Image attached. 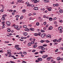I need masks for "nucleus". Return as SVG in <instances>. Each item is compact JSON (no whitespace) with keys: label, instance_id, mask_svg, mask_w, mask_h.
Returning a JSON list of instances; mask_svg holds the SVG:
<instances>
[{"label":"nucleus","instance_id":"nucleus-1","mask_svg":"<svg viewBox=\"0 0 63 63\" xmlns=\"http://www.w3.org/2000/svg\"><path fill=\"white\" fill-rule=\"evenodd\" d=\"M7 54H5V55L6 56V57L8 56V55H8L9 57H11V53L10 52H7Z\"/></svg>","mask_w":63,"mask_h":63},{"label":"nucleus","instance_id":"nucleus-2","mask_svg":"<svg viewBox=\"0 0 63 63\" xmlns=\"http://www.w3.org/2000/svg\"><path fill=\"white\" fill-rule=\"evenodd\" d=\"M46 36V34H41V37L42 38H44Z\"/></svg>","mask_w":63,"mask_h":63},{"label":"nucleus","instance_id":"nucleus-3","mask_svg":"<svg viewBox=\"0 0 63 63\" xmlns=\"http://www.w3.org/2000/svg\"><path fill=\"white\" fill-rule=\"evenodd\" d=\"M48 56V55H44L42 57L43 58H47V57Z\"/></svg>","mask_w":63,"mask_h":63},{"label":"nucleus","instance_id":"nucleus-4","mask_svg":"<svg viewBox=\"0 0 63 63\" xmlns=\"http://www.w3.org/2000/svg\"><path fill=\"white\" fill-rule=\"evenodd\" d=\"M13 27L14 26V28H16V29L17 28H18V26H17V25L15 26V24L13 25Z\"/></svg>","mask_w":63,"mask_h":63},{"label":"nucleus","instance_id":"nucleus-5","mask_svg":"<svg viewBox=\"0 0 63 63\" xmlns=\"http://www.w3.org/2000/svg\"><path fill=\"white\" fill-rule=\"evenodd\" d=\"M62 29V28L61 27H60L58 28V29L59 30H61Z\"/></svg>","mask_w":63,"mask_h":63},{"label":"nucleus","instance_id":"nucleus-6","mask_svg":"<svg viewBox=\"0 0 63 63\" xmlns=\"http://www.w3.org/2000/svg\"><path fill=\"white\" fill-rule=\"evenodd\" d=\"M39 2V0H36L34 1L35 3H37V2Z\"/></svg>","mask_w":63,"mask_h":63},{"label":"nucleus","instance_id":"nucleus-7","mask_svg":"<svg viewBox=\"0 0 63 63\" xmlns=\"http://www.w3.org/2000/svg\"><path fill=\"white\" fill-rule=\"evenodd\" d=\"M27 33L26 32H25L23 33V35H24V36H27Z\"/></svg>","mask_w":63,"mask_h":63},{"label":"nucleus","instance_id":"nucleus-8","mask_svg":"<svg viewBox=\"0 0 63 63\" xmlns=\"http://www.w3.org/2000/svg\"><path fill=\"white\" fill-rule=\"evenodd\" d=\"M33 9L34 10H37L38 9V7H35Z\"/></svg>","mask_w":63,"mask_h":63},{"label":"nucleus","instance_id":"nucleus-9","mask_svg":"<svg viewBox=\"0 0 63 63\" xmlns=\"http://www.w3.org/2000/svg\"><path fill=\"white\" fill-rule=\"evenodd\" d=\"M38 61H42V58H38Z\"/></svg>","mask_w":63,"mask_h":63},{"label":"nucleus","instance_id":"nucleus-10","mask_svg":"<svg viewBox=\"0 0 63 63\" xmlns=\"http://www.w3.org/2000/svg\"><path fill=\"white\" fill-rule=\"evenodd\" d=\"M30 29L31 31H34L35 30V29H34L32 28H31Z\"/></svg>","mask_w":63,"mask_h":63},{"label":"nucleus","instance_id":"nucleus-11","mask_svg":"<svg viewBox=\"0 0 63 63\" xmlns=\"http://www.w3.org/2000/svg\"><path fill=\"white\" fill-rule=\"evenodd\" d=\"M44 2L45 3H47V2L48 3V2H49V0H44Z\"/></svg>","mask_w":63,"mask_h":63},{"label":"nucleus","instance_id":"nucleus-12","mask_svg":"<svg viewBox=\"0 0 63 63\" xmlns=\"http://www.w3.org/2000/svg\"><path fill=\"white\" fill-rule=\"evenodd\" d=\"M61 59V58H60V57H58L57 58V60H58V61H59Z\"/></svg>","mask_w":63,"mask_h":63},{"label":"nucleus","instance_id":"nucleus-13","mask_svg":"<svg viewBox=\"0 0 63 63\" xmlns=\"http://www.w3.org/2000/svg\"><path fill=\"white\" fill-rule=\"evenodd\" d=\"M22 11L23 13H25V12H26V10L25 9L23 10H22Z\"/></svg>","mask_w":63,"mask_h":63},{"label":"nucleus","instance_id":"nucleus-14","mask_svg":"<svg viewBox=\"0 0 63 63\" xmlns=\"http://www.w3.org/2000/svg\"><path fill=\"white\" fill-rule=\"evenodd\" d=\"M53 27L52 26L50 27L49 28V30H51L52 29Z\"/></svg>","mask_w":63,"mask_h":63},{"label":"nucleus","instance_id":"nucleus-15","mask_svg":"<svg viewBox=\"0 0 63 63\" xmlns=\"http://www.w3.org/2000/svg\"><path fill=\"white\" fill-rule=\"evenodd\" d=\"M25 31H29V29L28 28H26L25 29Z\"/></svg>","mask_w":63,"mask_h":63},{"label":"nucleus","instance_id":"nucleus-16","mask_svg":"<svg viewBox=\"0 0 63 63\" xmlns=\"http://www.w3.org/2000/svg\"><path fill=\"white\" fill-rule=\"evenodd\" d=\"M17 1L19 3H21L22 2V0H17Z\"/></svg>","mask_w":63,"mask_h":63},{"label":"nucleus","instance_id":"nucleus-17","mask_svg":"<svg viewBox=\"0 0 63 63\" xmlns=\"http://www.w3.org/2000/svg\"><path fill=\"white\" fill-rule=\"evenodd\" d=\"M37 47V45H35L33 46V47L34 48H36V47Z\"/></svg>","mask_w":63,"mask_h":63},{"label":"nucleus","instance_id":"nucleus-18","mask_svg":"<svg viewBox=\"0 0 63 63\" xmlns=\"http://www.w3.org/2000/svg\"><path fill=\"white\" fill-rule=\"evenodd\" d=\"M28 45L29 47L30 46H31V43H29L28 44Z\"/></svg>","mask_w":63,"mask_h":63},{"label":"nucleus","instance_id":"nucleus-19","mask_svg":"<svg viewBox=\"0 0 63 63\" xmlns=\"http://www.w3.org/2000/svg\"><path fill=\"white\" fill-rule=\"evenodd\" d=\"M47 61H49L50 60V57L47 58Z\"/></svg>","mask_w":63,"mask_h":63},{"label":"nucleus","instance_id":"nucleus-20","mask_svg":"<svg viewBox=\"0 0 63 63\" xmlns=\"http://www.w3.org/2000/svg\"><path fill=\"white\" fill-rule=\"evenodd\" d=\"M59 12L60 13H62L63 12V11L61 9L60 10Z\"/></svg>","mask_w":63,"mask_h":63},{"label":"nucleus","instance_id":"nucleus-21","mask_svg":"<svg viewBox=\"0 0 63 63\" xmlns=\"http://www.w3.org/2000/svg\"><path fill=\"white\" fill-rule=\"evenodd\" d=\"M36 24L37 26H39V22H37Z\"/></svg>","mask_w":63,"mask_h":63},{"label":"nucleus","instance_id":"nucleus-22","mask_svg":"<svg viewBox=\"0 0 63 63\" xmlns=\"http://www.w3.org/2000/svg\"><path fill=\"white\" fill-rule=\"evenodd\" d=\"M49 19V20L50 21H51V20H52V18L51 17H50Z\"/></svg>","mask_w":63,"mask_h":63},{"label":"nucleus","instance_id":"nucleus-23","mask_svg":"<svg viewBox=\"0 0 63 63\" xmlns=\"http://www.w3.org/2000/svg\"><path fill=\"white\" fill-rule=\"evenodd\" d=\"M1 19L2 20H3V21H4V20H5V18L4 17H2Z\"/></svg>","mask_w":63,"mask_h":63},{"label":"nucleus","instance_id":"nucleus-24","mask_svg":"<svg viewBox=\"0 0 63 63\" xmlns=\"http://www.w3.org/2000/svg\"><path fill=\"white\" fill-rule=\"evenodd\" d=\"M42 47H43V46H39L38 47V48L40 49H42Z\"/></svg>","mask_w":63,"mask_h":63},{"label":"nucleus","instance_id":"nucleus-25","mask_svg":"<svg viewBox=\"0 0 63 63\" xmlns=\"http://www.w3.org/2000/svg\"><path fill=\"white\" fill-rule=\"evenodd\" d=\"M9 23H10V22L9 21H7L6 22V25H7L8 24H9Z\"/></svg>","mask_w":63,"mask_h":63},{"label":"nucleus","instance_id":"nucleus-26","mask_svg":"<svg viewBox=\"0 0 63 63\" xmlns=\"http://www.w3.org/2000/svg\"><path fill=\"white\" fill-rule=\"evenodd\" d=\"M45 42H46L47 43H49L50 42V41H49L47 40L45 41Z\"/></svg>","mask_w":63,"mask_h":63},{"label":"nucleus","instance_id":"nucleus-27","mask_svg":"<svg viewBox=\"0 0 63 63\" xmlns=\"http://www.w3.org/2000/svg\"><path fill=\"white\" fill-rule=\"evenodd\" d=\"M19 47V45H16L15 46V48H16V47Z\"/></svg>","mask_w":63,"mask_h":63},{"label":"nucleus","instance_id":"nucleus-28","mask_svg":"<svg viewBox=\"0 0 63 63\" xmlns=\"http://www.w3.org/2000/svg\"><path fill=\"white\" fill-rule=\"evenodd\" d=\"M23 28H27V26L26 25H24L23 26Z\"/></svg>","mask_w":63,"mask_h":63},{"label":"nucleus","instance_id":"nucleus-29","mask_svg":"<svg viewBox=\"0 0 63 63\" xmlns=\"http://www.w3.org/2000/svg\"><path fill=\"white\" fill-rule=\"evenodd\" d=\"M16 49H17L18 50H20V49H21L20 48L18 47L16 48Z\"/></svg>","mask_w":63,"mask_h":63},{"label":"nucleus","instance_id":"nucleus-30","mask_svg":"<svg viewBox=\"0 0 63 63\" xmlns=\"http://www.w3.org/2000/svg\"><path fill=\"white\" fill-rule=\"evenodd\" d=\"M34 36H38V34L37 33H35L34 34Z\"/></svg>","mask_w":63,"mask_h":63},{"label":"nucleus","instance_id":"nucleus-31","mask_svg":"<svg viewBox=\"0 0 63 63\" xmlns=\"http://www.w3.org/2000/svg\"><path fill=\"white\" fill-rule=\"evenodd\" d=\"M23 18V16H22L20 17V19H22Z\"/></svg>","mask_w":63,"mask_h":63},{"label":"nucleus","instance_id":"nucleus-32","mask_svg":"<svg viewBox=\"0 0 63 63\" xmlns=\"http://www.w3.org/2000/svg\"><path fill=\"white\" fill-rule=\"evenodd\" d=\"M23 53L24 54H27V53L25 51L23 52Z\"/></svg>","mask_w":63,"mask_h":63},{"label":"nucleus","instance_id":"nucleus-33","mask_svg":"<svg viewBox=\"0 0 63 63\" xmlns=\"http://www.w3.org/2000/svg\"><path fill=\"white\" fill-rule=\"evenodd\" d=\"M41 32H45V31L44 30H41Z\"/></svg>","mask_w":63,"mask_h":63},{"label":"nucleus","instance_id":"nucleus-34","mask_svg":"<svg viewBox=\"0 0 63 63\" xmlns=\"http://www.w3.org/2000/svg\"><path fill=\"white\" fill-rule=\"evenodd\" d=\"M7 16V15H3L2 16L3 17H6V16Z\"/></svg>","mask_w":63,"mask_h":63},{"label":"nucleus","instance_id":"nucleus-35","mask_svg":"<svg viewBox=\"0 0 63 63\" xmlns=\"http://www.w3.org/2000/svg\"><path fill=\"white\" fill-rule=\"evenodd\" d=\"M56 41H57V39H55L53 40V42H56Z\"/></svg>","mask_w":63,"mask_h":63},{"label":"nucleus","instance_id":"nucleus-36","mask_svg":"<svg viewBox=\"0 0 63 63\" xmlns=\"http://www.w3.org/2000/svg\"><path fill=\"white\" fill-rule=\"evenodd\" d=\"M47 46V45L44 44V45H43V47H46Z\"/></svg>","mask_w":63,"mask_h":63},{"label":"nucleus","instance_id":"nucleus-37","mask_svg":"<svg viewBox=\"0 0 63 63\" xmlns=\"http://www.w3.org/2000/svg\"><path fill=\"white\" fill-rule=\"evenodd\" d=\"M45 42V40L44 41V40H42L41 41H40L41 43H43V42Z\"/></svg>","mask_w":63,"mask_h":63},{"label":"nucleus","instance_id":"nucleus-38","mask_svg":"<svg viewBox=\"0 0 63 63\" xmlns=\"http://www.w3.org/2000/svg\"><path fill=\"white\" fill-rule=\"evenodd\" d=\"M31 43L32 44H34L35 43L33 41H32L31 42Z\"/></svg>","mask_w":63,"mask_h":63},{"label":"nucleus","instance_id":"nucleus-39","mask_svg":"<svg viewBox=\"0 0 63 63\" xmlns=\"http://www.w3.org/2000/svg\"><path fill=\"white\" fill-rule=\"evenodd\" d=\"M42 50H45V48L44 47H42V48H41Z\"/></svg>","mask_w":63,"mask_h":63},{"label":"nucleus","instance_id":"nucleus-40","mask_svg":"<svg viewBox=\"0 0 63 63\" xmlns=\"http://www.w3.org/2000/svg\"><path fill=\"white\" fill-rule=\"evenodd\" d=\"M7 25L8 26H10V25H11V23H9V24H8Z\"/></svg>","mask_w":63,"mask_h":63},{"label":"nucleus","instance_id":"nucleus-41","mask_svg":"<svg viewBox=\"0 0 63 63\" xmlns=\"http://www.w3.org/2000/svg\"><path fill=\"white\" fill-rule=\"evenodd\" d=\"M58 44V43L57 42H55L54 43V44L55 45H57Z\"/></svg>","mask_w":63,"mask_h":63},{"label":"nucleus","instance_id":"nucleus-42","mask_svg":"<svg viewBox=\"0 0 63 63\" xmlns=\"http://www.w3.org/2000/svg\"><path fill=\"white\" fill-rule=\"evenodd\" d=\"M59 22H63V21L62 20H61L59 21Z\"/></svg>","mask_w":63,"mask_h":63},{"label":"nucleus","instance_id":"nucleus-43","mask_svg":"<svg viewBox=\"0 0 63 63\" xmlns=\"http://www.w3.org/2000/svg\"><path fill=\"white\" fill-rule=\"evenodd\" d=\"M56 19H57V18L56 17H55L53 18V20H55Z\"/></svg>","mask_w":63,"mask_h":63},{"label":"nucleus","instance_id":"nucleus-44","mask_svg":"<svg viewBox=\"0 0 63 63\" xmlns=\"http://www.w3.org/2000/svg\"><path fill=\"white\" fill-rule=\"evenodd\" d=\"M15 17H18L19 16V15H17V16H15Z\"/></svg>","mask_w":63,"mask_h":63},{"label":"nucleus","instance_id":"nucleus-45","mask_svg":"<svg viewBox=\"0 0 63 63\" xmlns=\"http://www.w3.org/2000/svg\"><path fill=\"white\" fill-rule=\"evenodd\" d=\"M57 42H61V40H60L59 39L57 40Z\"/></svg>","mask_w":63,"mask_h":63},{"label":"nucleus","instance_id":"nucleus-46","mask_svg":"<svg viewBox=\"0 0 63 63\" xmlns=\"http://www.w3.org/2000/svg\"><path fill=\"white\" fill-rule=\"evenodd\" d=\"M45 9L44 8H43L42 9H41V10L42 11H45Z\"/></svg>","mask_w":63,"mask_h":63},{"label":"nucleus","instance_id":"nucleus-47","mask_svg":"<svg viewBox=\"0 0 63 63\" xmlns=\"http://www.w3.org/2000/svg\"><path fill=\"white\" fill-rule=\"evenodd\" d=\"M50 37V35H47V38H48V37Z\"/></svg>","mask_w":63,"mask_h":63},{"label":"nucleus","instance_id":"nucleus-48","mask_svg":"<svg viewBox=\"0 0 63 63\" xmlns=\"http://www.w3.org/2000/svg\"><path fill=\"white\" fill-rule=\"evenodd\" d=\"M7 32H11V30H10V29H8V30H7Z\"/></svg>","mask_w":63,"mask_h":63},{"label":"nucleus","instance_id":"nucleus-49","mask_svg":"<svg viewBox=\"0 0 63 63\" xmlns=\"http://www.w3.org/2000/svg\"><path fill=\"white\" fill-rule=\"evenodd\" d=\"M5 43H9V41H5Z\"/></svg>","mask_w":63,"mask_h":63},{"label":"nucleus","instance_id":"nucleus-50","mask_svg":"<svg viewBox=\"0 0 63 63\" xmlns=\"http://www.w3.org/2000/svg\"><path fill=\"white\" fill-rule=\"evenodd\" d=\"M40 53L42 54H43V51H40Z\"/></svg>","mask_w":63,"mask_h":63},{"label":"nucleus","instance_id":"nucleus-51","mask_svg":"<svg viewBox=\"0 0 63 63\" xmlns=\"http://www.w3.org/2000/svg\"><path fill=\"white\" fill-rule=\"evenodd\" d=\"M36 51V50H32V52H35V51Z\"/></svg>","mask_w":63,"mask_h":63},{"label":"nucleus","instance_id":"nucleus-52","mask_svg":"<svg viewBox=\"0 0 63 63\" xmlns=\"http://www.w3.org/2000/svg\"><path fill=\"white\" fill-rule=\"evenodd\" d=\"M43 17H44V18H46V17H47V16L45 15H44L43 16Z\"/></svg>","mask_w":63,"mask_h":63},{"label":"nucleus","instance_id":"nucleus-53","mask_svg":"<svg viewBox=\"0 0 63 63\" xmlns=\"http://www.w3.org/2000/svg\"><path fill=\"white\" fill-rule=\"evenodd\" d=\"M59 6V4H56V6L57 7H58Z\"/></svg>","mask_w":63,"mask_h":63},{"label":"nucleus","instance_id":"nucleus-54","mask_svg":"<svg viewBox=\"0 0 63 63\" xmlns=\"http://www.w3.org/2000/svg\"><path fill=\"white\" fill-rule=\"evenodd\" d=\"M1 12H4V10L3 9H2L0 11Z\"/></svg>","mask_w":63,"mask_h":63},{"label":"nucleus","instance_id":"nucleus-55","mask_svg":"<svg viewBox=\"0 0 63 63\" xmlns=\"http://www.w3.org/2000/svg\"><path fill=\"white\" fill-rule=\"evenodd\" d=\"M38 35H39V36H41L40 35L41 34V33L40 32H39L38 33Z\"/></svg>","mask_w":63,"mask_h":63},{"label":"nucleus","instance_id":"nucleus-56","mask_svg":"<svg viewBox=\"0 0 63 63\" xmlns=\"http://www.w3.org/2000/svg\"><path fill=\"white\" fill-rule=\"evenodd\" d=\"M58 51V49H57L55 51V52H57Z\"/></svg>","mask_w":63,"mask_h":63},{"label":"nucleus","instance_id":"nucleus-57","mask_svg":"<svg viewBox=\"0 0 63 63\" xmlns=\"http://www.w3.org/2000/svg\"><path fill=\"white\" fill-rule=\"evenodd\" d=\"M44 25H46L47 24V23L46 22H44Z\"/></svg>","mask_w":63,"mask_h":63},{"label":"nucleus","instance_id":"nucleus-58","mask_svg":"<svg viewBox=\"0 0 63 63\" xmlns=\"http://www.w3.org/2000/svg\"><path fill=\"white\" fill-rule=\"evenodd\" d=\"M22 63H26V62H25L24 61H23Z\"/></svg>","mask_w":63,"mask_h":63},{"label":"nucleus","instance_id":"nucleus-59","mask_svg":"<svg viewBox=\"0 0 63 63\" xmlns=\"http://www.w3.org/2000/svg\"><path fill=\"white\" fill-rule=\"evenodd\" d=\"M46 29H47V28H46V27H44L43 28V30H46Z\"/></svg>","mask_w":63,"mask_h":63},{"label":"nucleus","instance_id":"nucleus-60","mask_svg":"<svg viewBox=\"0 0 63 63\" xmlns=\"http://www.w3.org/2000/svg\"><path fill=\"white\" fill-rule=\"evenodd\" d=\"M48 10L49 11H51V9H48Z\"/></svg>","mask_w":63,"mask_h":63},{"label":"nucleus","instance_id":"nucleus-61","mask_svg":"<svg viewBox=\"0 0 63 63\" xmlns=\"http://www.w3.org/2000/svg\"><path fill=\"white\" fill-rule=\"evenodd\" d=\"M34 5L33 4H32L31 5V7H34Z\"/></svg>","mask_w":63,"mask_h":63},{"label":"nucleus","instance_id":"nucleus-62","mask_svg":"<svg viewBox=\"0 0 63 63\" xmlns=\"http://www.w3.org/2000/svg\"><path fill=\"white\" fill-rule=\"evenodd\" d=\"M46 18H47V19H49V17L47 16H46Z\"/></svg>","mask_w":63,"mask_h":63},{"label":"nucleus","instance_id":"nucleus-63","mask_svg":"<svg viewBox=\"0 0 63 63\" xmlns=\"http://www.w3.org/2000/svg\"><path fill=\"white\" fill-rule=\"evenodd\" d=\"M34 54H38V52H36L35 53H34Z\"/></svg>","mask_w":63,"mask_h":63},{"label":"nucleus","instance_id":"nucleus-64","mask_svg":"<svg viewBox=\"0 0 63 63\" xmlns=\"http://www.w3.org/2000/svg\"><path fill=\"white\" fill-rule=\"evenodd\" d=\"M26 4H27V5H28V4H29V3L28 2H27L26 3Z\"/></svg>","mask_w":63,"mask_h":63}]
</instances>
